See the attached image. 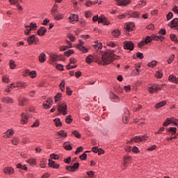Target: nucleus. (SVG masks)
Returning a JSON list of instances; mask_svg holds the SVG:
<instances>
[{"label":"nucleus","instance_id":"5","mask_svg":"<svg viewBox=\"0 0 178 178\" xmlns=\"http://www.w3.org/2000/svg\"><path fill=\"white\" fill-rule=\"evenodd\" d=\"M124 49H127L128 51H134V42L132 41L124 40L123 42Z\"/></svg>","mask_w":178,"mask_h":178},{"label":"nucleus","instance_id":"64","mask_svg":"<svg viewBox=\"0 0 178 178\" xmlns=\"http://www.w3.org/2000/svg\"><path fill=\"white\" fill-rule=\"evenodd\" d=\"M50 158H51V159H59V155L55 154H51L50 155Z\"/></svg>","mask_w":178,"mask_h":178},{"label":"nucleus","instance_id":"36","mask_svg":"<svg viewBox=\"0 0 178 178\" xmlns=\"http://www.w3.org/2000/svg\"><path fill=\"white\" fill-rule=\"evenodd\" d=\"M55 20H62L63 19V14L62 13H57L54 16Z\"/></svg>","mask_w":178,"mask_h":178},{"label":"nucleus","instance_id":"8","mask_svg":"<svg viewBox=\"0 0 178 178\" xmlns=\"http://www.w3.org/2000/svg\"><path fill=\"white\" fill-rule=\"evenodd\" d=\"M168 26L170 29H173L174 30H177L178 31V18L173 19L169 24Z\"/></svg>","mask_w":178,"mask_h":178},{"label":"nucleus","instance_id":"28","mask_svg":"<svg viewBox=\"0 0 178 178\" xmlns=\"http://www.w3.org/2000/svg\"><path fill=\"white\" fill-rule=\"evenodd\" d=\"M94 61V56L89 55L86 58V62L88 65H91V63Z\"/></svg>","mask_w":178,"mask_h":178},{"label":"nucleus","instance_id":"38","mask_svg":"<svg viewBox=\"0 0 178 178\" xmlns=\"http://www.w3.org/2000/svg\"><path fill=\"white\" fill-rule=\"evenodd\" d=\"M123 161L125 163H129L131 161V156L129 155H125L123 157Z\"/></svg>","mask_w":178,"mask_h":178},{"label":"nucleus","instance_id":"39","mask_svg":"<svg viewBox=\"0 0 178 178\" xmlns=\"http://www.w3.org/2000/svg\"><path fill=\"white\" fill-rule=\"evenodd\" d=\"M58 136H60L61 137H64V138H66L67 137V133L65 131V130H61L57 132Z\"/></svg>","mask_w":178,"mask_h":178},{"label":"nucleus","instance_id":"22","mask_svg":"<svg viewBox=\"0 0 178 178\" xmlns=\"http://www.w3.org/2000/svg\"><path fill=\"white\" fill-rule=\"evenodd\" d=\"M169 81H172V83H175V84H178V77H176L175 75H170L168 78Z\"/></svg>","mask_w":178,"mask_h":178},{"label":"nucleus","instance_id":"25","mask_svg":"<svg viewBox=\"0 0 178 178\" xmlns=\"http://www.w3.org/2000/svg\"><path fill=\"white\" fill-rule=\"evenodd\" d=\"M15 87H23V88H27V83L26 82H17L15 83V86H14V88Z\"/></svg>","mask_w":178,"mask_h":178},{"label":"nucleus","instance_id":"15","mask_svg":"<svg viewBox=\"0 0 178 178\" xmlns=\"http://www.w3.org/2000/svg\"><path fill=\"white\" fill-rule=\"evenodd\" d=\"M58 60H65L63 58H59V56L56 54L50 55V62H58Z\"/></svg>","mask_w":178,"mask_h":178},{"label":"nucleus","instance_id":"59","mask_svg":"<svg viewBox=\"0 0 178 178\" xmlns=\"http://www.w3.org/2000/svg\"><path fill=\"white\" fill-rule=\"evenodd\" d=\"M79 159H81V161H86V159H87V154L83 153L81 155H80L79 156Z\"/></svg>","mask_w":178,"mask_h":178},{"label":"nucleus","instance_id":"19","mask_svg":"<svg viewBox=\"0 0 178 178\" xmlns=\"http://www.w3.org/2000/svg\"><path fill=\"white\" fill-rule=\"evenodd\" d=\"M76 48L81 51V52H83V54H87V52H88V49L86 47L83 46V44H77Z\"/></svg>","mask_w":178,"mask_h":178},{"label":"nucleus","instance_id":"56","mask_svg":"<svg viewBox=\"0 0 178 178\" xmlns=\"http://www.w3.org/2000/svg\"><path fill=\"white\" fill-rule=\"evenodd\" d=\"M65 90H66V94H67L69 96L73 94V91L70 90V88L69 86H66Z\"/></svg>","mask_w":178,"mask_h":178},{"label":"nucleus","instance_id":"13","mask_svg":"<svg viewBox=\"0 0 178 178\" xmlns=\"http://www.w3.org/2000/svg\"><path fill=\"white\" fill-rule=\"evenodd\" d=\"M98 23H102L104 26H109V22H108L106 17H105L104 15H102L99 17Z\"/></svg>","mask_w":178,"mask_h":178},{"label":"nucleus","instance_id":"45","mask_svg":"<svg viewBox=\"0 0 178 178\" xmlns=\"http://www.w3.org/2000/svg\"><path fill=\"white\" fill-rule=\"evenodd\" d=\"M131 17H134L135 19H138V17H140V14L138 12L135 11L131 14Z\"/></svg>","mask_w":178,"mask_h":178},{"label":"nucleus","instance_id":"18","mask_svg":"<svg viewBox=\"0 0 178 178\" xmlns=\"http://www.w3.org/2000/svg\"><path fill=\"white\" fill-rule=\"evenodd\" d=\"M58 8L59 6H58V4L55 3L51 10V15H52V16H55L56 13H58Z\"/></svg>","mask_w":178,"mask_h":178},{"label":"nucleus","instance_id":"42","mask_svg":"<svg viewBox=\"0 0 178 178\" xmlns=\"http://www.w3.org/2000/svg\"><path fill=\"white\" fill-rule=\"evenodd\" d=\"M17 65L15 63V60H10V69H16Z\"/></svg>","mask_w":178,"mask_h":178},{"label":"nucleus","instance_id":"33","mask_svg":"<svg viewBox=\"0 0 178 178\" xmlns=\"http://www.w3.org/2000/svg\"><path fill=\"white\" fill-rule=\"evenodd\" d=\"M152 38H151V36H146V38L144 39L143 38V41L145 43V45H147V44H149V42H152Z\"/></svg>","mask_w":178,"mask_h":178},{"label":"nucleus","instance_id":"60","mask_svg":"<svg viewBox=\"0 0 178 178\" xmlns=\"http://www.w3.org/2000/svg\"><path fill=\"white\" fill-rule=\"evenodd\" d=\"M2 81L3 83H9V81H10V79H9V77L3 76L2 78Z\"/></svg>","mask_w":178,"mask_h":178},{"label":"nucleus","instance_id":"57","mask_svg":"<svg viewBox=\"0 0 178 178\" xmlns=\"http://www.w3.org/2000/svg\"><path fill=\"white\" fill-rule=\"evenodd\" d=\"M174 60H175V54H172L169 58V59L167 60L168 64L170 65V63H172V62H173Z\"/></svg>","mask_w":178,"mask_h":178},{"label":"nucleus","instance_id":"51","mask_svg":"<svg viewBox=\"0 0 178 178\" xmlns=\"http://www.w3.org/2000/svg\"><path fill=\"white\" fill-rule=\"evenodd\" d=\"M6 134H7L9 136H13V134H15V130H13V129H8L6 132Z\"/></svg>","mask_w":178,"mask_h":178},{"label":"nucleus","instance_id":"20","mask_svg":"<svg viewBox=\"0 0 178 178\" xmlns=\"http://www.w3.org/2000/svg\"><path fill=\"white\" fill-rule=\"evenodd\" d=\"M3 104H13V99L9 97H4L1 99Z\"/></svg>","mask_w":178,"mask_h":178},{"label":"nucleus","instance_id":"34","mask_svg":"<svg viewBox=\"0 0 178 178\" xmlns=\"http://www.w3.org/2000/svg\"><path fill=\"white\" fill-rule=\"evenodd\" d=\"M73 54H74V50L69 49L64 53V55L65 56H67V58H69V56H70V55H73Z\"/></svg>","mask_w":178,"mask_h":178},{"label":"nucleus","instance_id":"27","mask_svg":"<svg viewBox=\"0 0 178 178\" xmlns=\"http://www.w3.org/2000/svg\"><path fill=\"white\" fill-rule=\"evenodd\" d=\"M152 40L154 41H163V40H165V37L162 36V35H154L152 36Z\"/></svg>","mask_w":178,"mask_h":178},{"label":"nucleus","instance_id":"26","mask_svg":"<svg viewBox=\"0 0 178 178\" xmlns=\"http://www.w3.org/2000/svg\"><path fill=\"white\" fill-rule=\"evenodd\" d=\"M70 20H71V23H74V22H79V15L74 14L72 16L69 17Z\"/></svg>","mask_w":178,"mask_h":178},{"label":"nucleus","instance_id":"24","mask_svg":"<svg viewBox=\"0 0 178 178\" xmlns=\"http://www.w3.org/2000/svg\"><path fill=\"white\" fill-rule=\"evenodd\" d=\"M120 34H122V32L119 29H115L111 33V35H113V37H114V38H118V37H119Z\"/></svg>","mask_w":178,"mask_h":178},{"label":"nucleus","instance_id":"53","mask_svg":"<svg viewBox=\"0 0 178 178\" xmlns=\"http://www.w3.org/2000/svg\"><path fill=\"white\" fill-rule=\"evenodd\" d=\"M107 47H111V48H115L116 47V43L115 42H108L106 43Z\"/></svg>","mask_w":178,"mask_h":178},{"label":"nucleus","instance_id":"49","mask_svg":"<svg viewBox=\"0 0 178 178\" xmlns=\"http://www.w3.org/2000/svg\"><path fill=\"white\" fill-rule=\"evenodd\" d=\"M12 143L13 144V145H17V144H19V140L16 137H13V139L11 140Z\"/></svg>","mask_w":178,"mask_h":178},{"label":"nucleus","instance_id":"3","mask_svg":"<svg viewBox=\"0 0 178 178\" xmlns=\"http://www.w3.org/2000/svg\"><path fill=\"white\" fill-rule=\"evenodd\" d=\"M58 107V112L60 113L58 115H63L66 116L67 115V105L65 103L60 104L57 106Z\"/></svg>","mask_w":178,"mask_h":178},{"label":"nucleus","instance_id":"2","mask_svg":"<svg viewBox=\"0 0 178 178\" xmlns=\"http://www.w3.org/2000/svg\"><path fill=\"white\" fill-rule=\"evenodd\" d=\"M136 27V25L134 24V22H128L125 24V26L124 27V34L125 35H130V31H133V29Z\"/></svg>","mask_w":178,"mask_h":178},{"label":"nucleus","instance_id":"55","mask_svg":"<svg viewBox=\"0 0 178 178\" xmlns=\"http://www.w3.org/2000/svg\"><path fill=\"white\" fill-rule=\"evenodd\" d=\"M72 167L74 170H76L80 167V163L79 162L74 163Z\"/></svg>","mask_w":178,"mask_h":178},{"label":"nucleus","instance_id":"48","mask_svg":"<svg viewBox=\"0 0 178 178\" xmlns=\"http://www.w3.org/2000/svg\"><path fill=\"white\" fill-rule=\"evenodd\" d=\"M72 134L75 136L76 138H81V134H80V133H79L77 131H72Z\"/></svg>","mask_w":178,"mask_h":178},{"label":"nucleus","instance_id":"41","mask_svg":"<svg viewBox=\"0 0 178 178\" xmlns=\"http://www.w3.org/2000/svg\"><path fill=\"white\" fill-rule=\"evenodd\" d=\"M170 40H172V41H174V42H175V44H178V40H177V37L176 36V35L170 34Z\"/></svg>","mask_w":178,"mask_h":178},{"label":"nucleus","instance_id":"63","mask_svg":"<svg viewBox=\"0 0 178 178\" xmlns=\"http://www.w3.org/2000/svg\"><path fill=\"white\" fill-rule=\"evenodd\" d=\"M173 17V13L172 12L168 13V14L166 16L167 20H170Z\"/></svg>","mask_w":178,"mask_h":178},{"label":"nucleus","instance_id":"14","mask_svg":"<svg viewBox=\"0 0 178 178\" xmlns=\"http://www.w3.org/2000/svg\"><path fill=\"white\" fill-rule=\"evenodd\" d=\"M37 33H38V35L42 37L45 35L47 33V28H45L44 26H41L40 29L38 30Z\"/></svg>","mask_w":178,"mask_h":178},{"label":"nucleus","instance_id":"1","mask_svg":"<svg viewBox=\"0 0 178 178\" xmlns=\"http://www.w3.org/2000/svg\"><path fill=\"white\" fill-rule=\"evenodd\" d=\"M113 50H106L102 54V60L103 62V65H109L115 60V53Z\"/></svg>","mask_w":178,"mask_h":178},{"label":"nucleus","instance_id":"47","mask_svg":"<svg viewBox=\"0 0 178 178\" xmlns=\"http://www.w3.org/2000/svg\"><path fill=\"white\" fill-rule=\"evenodd\" d=\"M94 48H95V49H102V42H99L98 41H97V44L93 45Z\"/></svg>","mask_w":178,"mask_h":178},{"label":"nucleus","instance_id":"58","mask_svg":"<svg viewBox=\"0 0 178 178\" xmlns=\"http://www.w3.org/2000/svg\"><path fill=\"white\" fill-rule=\"evenodd\" d=\"M162 86H163V84L155 85L153 87L154 88L155 91H159V90H162Z\"/></svg>","mask_w":178,"mask_h":178},{"label":"nucleus","instance_id":"11","mask_svg":"<svg viewBox=\"0 0 178 178\" xmlns=\"http://www.w3.org/2000/svg\"><path fill=\"white\" fill-rule=\"evenodd\" d=\"M118 6H127L130 3L129 0H115Z\"/></svg>","mask_w":178,"mask_h":178},{"label":"nucleus","instance_id":"10","mask_svg":"<svg viewBox=\"0 0 178 178\" xmlns=\"http://www.w3.org/2000/svg\"><path fill=\"white\" fill-rule=\"evenodd\" d=\"M3 172L5 173V175H14L15 169L12 167H6L3 169Z\"/></svg>","mask_w":178,"mask_h":178},{"label":"nucleus","instance_id":"35","mask_svg":"<svg viewBox=\"0 0 178 178\" xmlns=\"http://www.w3.org/2000/svg\"><path fill=\"white\" fill-rule=\"evenodd\" d=\"M156 65H158V61L152 60L147 64V66L149 67H156Z\"/></svg>","mask_w":178,"mask_h":178},{"label":"nucleus","instance_id":"6","mask_svg":"<svg viewBox=\"0 0 178 178\" xmlns=\"http://www.w3.org/2000/svg\"><path fill=\"white\" fill-rule=\"evenodd\" d=\"M148 140V136L144 135V136H136L134 137V143H141L143 141H147Z\"/></svg>","mask_w":178,"mask_h":178},{"label":"nucleus","instance_id":"29","mask_svg":"<svg viewBox=\"0 0 178 178\" xmlns=\"http://www.w3.org/2000/svg\"><path fill=\"white\" fill-rule=\"evenodd\" d=\"M167 131L170 133L171 136H174V134H176L177 129L176 127H170Z\"/></svg>","mask_w":178,"mask_h":178},{"label":"nucleus","instance_id":"7","mask_svg":"<svg viewBox=\"0 0 178 178\" xmlns=\"http://www.w3.org/2000/svg\"><path fill=\"white\" fill-rule=\"evenodd\" d=\"M129 120H130V112L129 111V110L126 109L122 115V122L124 124H127V123L129 122Z\"/></svg>","mask_w":178,"mask_h":178},{"label":"nucleus","instance_id":"12","mask_svg":"<svg viewBox=\"0 0 178 178\" xmlns=\"http://www.w3.org/2000/svg\"><path fill=\"white\" fill-rule=\"evenodd\" d=\"M110 98L113 102H120V98L116 94L113 93V92H110Z\"/></svg>","mask_w":178,"mask_h":178},{"label":"nucleus","instance_id":"4","mask_svg":"<svg viewBox=\"0 0 178 178\" xmlns=\"http://www.w3.org/2000/svg\"><path fill=\"white\" fill-rule=\"evenodd\" d=\"M28 45H38L40 44V39L35 37V35H32L26 38Z\"/></svg>","mask_w":178,"mask_h":178},{"label":"nucleus","instance_id":"21","mask_svg":"<svg viewBox=\"0 0 178 178\" xmlns=\"http://www.w3.org/2000/svg\"><path fill=\"white\" fill-rule=\"evenodd\" d=\"M166 104H167L166 100H163V101L157 103L155 105L154 108H155V109H159V108H162V106H165V105H166Z\"/></svg>","mask_w":178,"mask_h":178},{"label":"nucleus","instance_id":"31","mask_svg":"<svg viewBox=\"0 0 178 178\" xmlns=\"http://www.w3.org/2000/svg\"><path fill=\"white\" fill-rule=\"evenodd\" d=\"M54 122L56 127H62V122H60V118H56L55 120H54Z\"/></svg>","mask_w":178,"mask_h":178},{"label":"nucleus","instance_id":"46","mask_svg":"<svg viewBox=\"0 0 178 178\" xmlns=\"http://www.w3.org/2000/svg\"><path fill=\"white\" fill-rule=\"evenodd\" d=\"M163 76V74L162 73V71H158L155 74L156 79H162Z\"/></svg>","mask_w":178,"mask_h":178},{"label":"nucleus","instance_id":"54","mask_svg":"<svg viewBox=\"0 0 178 178\" xmlns=\"http://www.w3.org/2000/svg\"><path fill=\"white\" fill-rule=\"evenodd\" d=\"M65 170H67V172H71L72 173L76 172V170H73V168L72 167V165H67L65 167Z\"/></svg>","mask_w":178,"mask_h":178},{"label":"nucleus","instance_id":"62","mask_svg":"<svg viewBox=\"0 0 178 178\" xmlns=\"http://www.w3.org/2000/svg\"><path fill=\"white\" fill-rule=\"evenodd\" d=\"M67 49H69V46H60L59 47V50L63 52V51H66Z\"/></svg>","mask_w":178,"mask_h":178},{"label":"nucleus","instance_id":"61","mask_svg":"<svg viewBox=\"0 0 178 178\" xmlns=\"http://www.w3.org/2000/svg\"><path fill=\"white\" fill-rule=\"evenodd\" d=\"M40 126V121H38V120H36L35 121V122L31 125V127L32 128H34V127H38Z\"/></svg>","mask_w":178,"mask_h":178},{"label":"nucleus","instance_id":"50","mask_svg":"<svg viewBox=\"0 0 178 178\" xmlns=\"http://www.w3.org/2000/svg\"><path fill=\"white\" fill-rule=\"evenodd\" d=\"M83 149L84 147H83L82 146L79 147L75 152V155H79V153L83 152Z\"/></svg>","mask_w":178,"mask_h":178},{"label":"nucleus","instance_id":"16","mask_svg":"<svg viewBox=\"0 0 178 178\" xmlns=\"http://www.w3.org/2000/svg\"><path fill=\"white\" fill-rule=\"evenodd\" d=\"M49 168H53V169H59V164H55V161H54L52 159H49Z\"/></svg>","mask_w":178,"mask_h":178},{"label":"nucleus","instance_id":"23","mask_svg":"<svg viewBox=\"0 0 178 178\" xmlns=\"http://www.w3.org/2000/svg\"><path fill=\"white\" fill-rule=\"evenodd\" d=\"M45 60H47V55H45L44 53H41L39 55V62H40V63H44Z\"/></svg>","mask_w":178,"mask_h":178},{"label":"nucleus","instance_id":"9","mask_svg":"<svg viewBox=\"0 0 178 178\" xmlns=\"http://www.w3.org/2000/svg\"><path fill=\"white\" fill-rule=\"evenodd\" d=\"M21 124H27L29 123V115L24 113L21 114Z\"/></svg>","mask_w":178,"mask_h":178},{"label":"nucleus","instance_id":"37","mask_svg":"<svg viewBox=\"0 0 178 178\" xmlns=\"http://www.w3.org/2000/svg\"><path fill=\"white\" fill-rule=\"evenodd\" d=\"M63 147H64L65 149H66L67 151H72V149H73V147H72V145L67 144V143H65L63 144Z\"/></svg>","mask_w":178,"mask_h":178},{"label":"nucleus","instance_id":"17","mask_svg":"<svg viewBox=\"0 0 178 178\" xmlns=\"http://www.w3.org/2000/svg\"><path fill=\"white\" fill-rule=\"evenodd\" d=\"M19 104L20 106H24V105H27V104H29V99L26 97H21L19 99Z\"/></svg>","mask_w":178,"mask_h":178},{"label":"nucleus","instance_id":"30","mask_svg":"<svg viewBox=\"0 0 178 178\" xmlns=\"http://www.w3.org/2000/svg\"><path fill=\"white\" fill-rule=\"evenodd\" d=\"M25 28L26 29V31H24L25 35H30V33L31 32V26L26 25Z\"/></svg>","mask_w":178,"mask_h":178},{"label":"nucleus","instance_id":"43","mask_svg":"<svg viewBox=\"0 0 178 178\" xmlns=\"http://www.w3.org/2000/svg\"><path fill=\"white\" fill-rule=\"evenodd\" d=\"M26 162L28 163H29V165H35V163H37V160H35V159H29L26 161Z\"/></svg>","mask_w":178,"mask_h":178},{"label":"nucleus","instance_id":"52","mask_svg":"<svg viewBox=\"0 0 178 178\" xmlns=\"http://www.w3.org/2000/svg\"><path fill=\"white\" fill-rule=\"evenodd\" d=\"M29 76L31 79H35L37 77V72L35 71H31L29 73Z\"/></svg>","mask_w":178,"mask_h":178},{"label":"nucleus","instance_id":"44","mask_svg":"<svg viewBox=\"0 0 178 178\" xmlns=\"http://www.w3.org/2000/svg\"><path fill=\"white\" fill-rule=\"evenodd\" d=\"M72 122H73V120L72 119V115L67 116L65 118V123H67V124H70Z\"/></svg>","mask_w":178,"mask_h":178},{"label":"nucleus","instance_id":"32","mask_svg":"<svg viewBox=\"0 0 178 178\" xmlns=\"http://www.w3.org/2000/svg\"><path fill=\"white\" fill-rule=\"evenodd\" d=\"M65 79H63L59 85V88L62 92H65Z\"/></svg>","mask_w":178,"mask_h":178},{"label":"nucleus","instance_id":"40","mask_svg":"<svg viewBox=\"0 0 178 178\" xmlns=\"http://www.w3.org/2000/svg\"><path fill=\"white\" fill-rule=\"evenodd\" d=\"M55 98V102H59L60 101V99L62 98V93L58 92L56 94V95L54 97Z\"/></svg>","mask_w":178,"mask_h":178}]
</instances>
